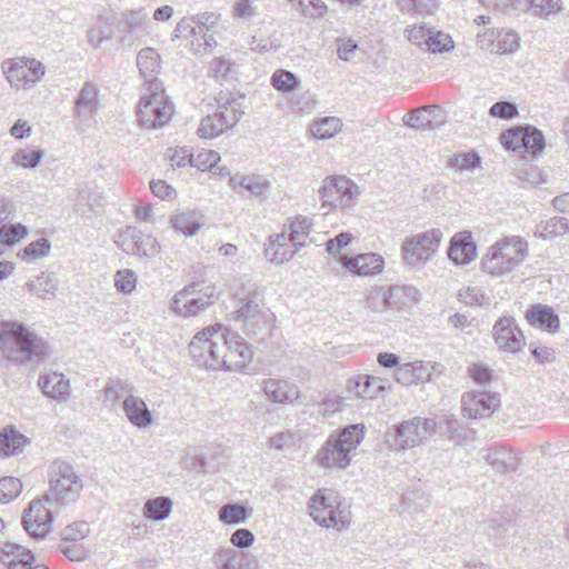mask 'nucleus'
Returning <instances> with one entry per match:
<instances>
[{"label": "nucleus", "mask_w": 569, "mask_h": 569, "mask_svg": "<svg viewBox=\"0 0 569 569\" xmlns=\"http://www.w3.org/2000/svg\"><path fill=\"white\" fill-rule=\"evenodd\" d=\"M51 353L49 343L17 321H0V356L11 365L43 361Z\"/></svg>", "instance_id": "1"}, {"label": "nucleus", "mask_w": 569, "mask_h": 569, "mask_svg": "<svg viewBox=\"0 0 569 569\" xmlns=\"http://www.w3.org/2000/svg\"><path fill=\"white\" fill-rule=\"evenodd\" d=\"M365 437L363 425H350L329 436L315 460L326 469H346Z\"/></svg>", "instance_id": "2"}, {"label": "nucleus", "mask_w": 569, "mask_h": 569, "mask_svg": "<svg viewBox=\"0 0 569 569\" xmlns=\"http://www.w3.org/2000/svg\"><path fill=\"white\" fill-rule=\"evenodd\" d=\"M528 257V242L520 237H505L488 248L481 260L482 271L503 278L518 269Z\"/></svg>", "instance_id": "3"}, {"label": "nucleus", "mask_w": 569, "mask_h": 569, "mask_svg": "<svg viewBox=\"0 0 569 569\" xmlns=\"http://www.w3.org/2000/svg\"><path fill=\"white\" fill-rule=\"evenodd\" d=\"M239 307L233 312V320L239 322L250 336H258L270 330L274 316L263 303L262 293L257 286L249 284L244 293L237 292Z\"/></svg>", "instance_id": "4"}, {"label": "nucleus", "mask_w": 569, "mask_h": 569, "mask_svg": "<svg viewBox=\"0 0 569 569\" xmlns=\"http://www.w3.org/2000/svg\"><path fill=\"white\" fill-rule=\"evenodd\" d=\"M49 478L50 488L46 493L47 502L66 506L79 499L83 483L71 463L56 460L51 466Z\"/></svg>", "instance_id": "5"}, {"label": "nucleus", "mask_w": 569, "mask_h": 569, "mask_svg": "<svg viewBox=\"0 0 569 569\" xmlns=\"http://www.w3.org/2000/svg\"><path fill=\"white\" fill-rule=\"evenodd\" d=\"M138 121L140 127L148 130L167 124L173 113V106L169 101L160 82H150L138 106Z\"/></svg>", "instance_id": "6"}, {"label": "nucleus", "mask_w": 569, "mask_h": 569, "mask_svg": "<svg viewBox=\"0 0 569 569\" xmlns=\"http://www.w3.org/2000/svg\"><path fill=\"white\" fill-rule=\"evenodd\" d=\"M218 299L216 284L203 280L192 282L178 291L171 301V310L183 318L196 317Z\"/></svg>", "instance_id": "7"}, {"label": "nucleus", "mask_w": 569, "mask_h": 569, "mask_svg": "<svg viewBox=\"0 0 569 569\" xmlns=\"http://www.w3.org/2000/svg\"><path fill=\"white\" fill-rule=\"evenodd\" d=\"M321 199L320 209L327 214L335 208L351 209L359 200V187L346 176H329L318 190Z\"/></svg>", "instance_id": "8"}, {"label": "nucleus", "mask_w": 569, "mask_h": 569, "mask_svg": "<svg viewBox=\"0 0 569 569\" xmlns=\"http://www.w3.org/2000/svg\"><path fill=\"white\" fill-rule=\"evenodd\" d=\"M442 240L439 229H431L407 237L401 246L402 260L410 267L420 269L432 260Z\"/></svg>", "instance_id": "9"}, {"label": "nucleus", "mask_w": 569, "mask_h": 569, "mask_svg": "<svg viewBox=\"0 0 569 569\" xmlns=\"http://www.w3.org/2000/svg\"><path fill=\"white\" fill-rule=\"evenodd\" d=\"M222 345L223 326L217 323L196 333L189 343V352L198 366L216 370Z\"/></svg>", "instance_id": "10"}, {"label": "nucleus", "mask_w": 569, "mask_h": 569, "mask_svg": "<svg viewBox=\"0 0 569 569\" xmlns=\"http://www.w3.org/2000/svg\"><path fill=\"white\" fill-rule=\"evenodd\" d=\"M437 422L431 418L413 417L396 426L390 448L402 451L422 445L435 432Z\"/></svg>", "instance_id": "11"}, {"label": "nucleus", "mask_w": 569, "mask_h": 569, "mask_svg": "<svg viewBox=\"0 0 569 569\" xmlns=\"http://www.w3.org/2000/svg\"><path fill=\"white\" fill-rule=\"evenodd\" d=\"M339 507L338 496L331 490H318L309 502L310 516L317 523L341 530L347 527L348 520Z\"/></svg>", "instance_id": "12"}, {"label": "nucleus", "mask_w": 569, "mask_h": 569, "mask_svg": "<svg viewBox=\"0 0 569 569\" xmlns=\"http://www.w3.org/2000/svg\"><path fill=\"white\" fill-rule=\"evenodd\" d=\"M251 358L252 350L244 339L223 327V345L221 346L218 362H216V370L240 371Z\"/></svg>", "instance_id": "13"}, {"label": "nucleus", "mask_w": 569, "mask_h": 569, "mask_svg": "<svg viewBox=\"0 0 569 569\" xmlns=\"http://www.w3.org/2000/svg\"><path fill=\"white\" fill-rule=\"evenodd\" d=\"M2 70L10 84L17 89L31 88L44 76L43 64L36 59H9L3 61Z\"/></svg>", "instance_id": "14"}, {"label": "nucleus", "mask_w": 569, "mask_h": 569, "mask_svg": "<svg viewBox=\"0 0 569 569\" xmlns=\"http://www.w3.org/2000/svg\"><path fill=\"white\" fill-rule=\"evenodd\" d=\"M100 108L99 90L91 83L86 82L74 99V127L78 131L84 132L96 123V116Z\"/></svg>", "instance_id": "15"}, {"label": "nucleus", "mask_w": 569, "mask_h": 569, "mask_svg": "<svg viewBox=\"0 0 569 569\" xmlns=\"http://www.w3.org/2000/svg\"><path fill=\"white\" fill-rule=\"evenodd\" d=\"M405 33L408 41L427 51L442 52L453 48V41L448 33L423 22L407 27Z\"/></svg>", "instance_id": "16"}, {"label": "nucleus", "mask_w": 569, "mask_h": 569, "mask_svg": "<svg viewBox=\"0 0 569 569\" xmlns=\"http://www.w3.org/2000/svg\"><path fill=\"white\" fill-rule=\"evenodd\" d=\"M52 502L37 499L30 502L22 517L26 531L36 539H43L52 531L53 511L48 507Z\"/></svg>", "instance_id": "17"}, {"label": "nucleus", "mask_w": 569, "mask_h": 569, "mask_svg": "<svg viewBox=\"0 0 569 569\" xmlns=\"http://www.w3.org/2000/svg\"><path fill=\"white\" fill-rule=\"evenodd\" d=\"M117 244L126 253L138 256L139 258L150 259L160 253V244L157 239L134 227L126 228L119 234Z\"/></svg>", "instance_id": "18"}, {"label": "nucleus", "mask_w": 569, "mask_h": 569, "mask_svg": "<svg viewBox=\"0 0 569 569\" xmlns=\"http://www.w3.org/2000/svg\"><path fill=\"white\" fill-rule=\"evenodd\" d=\"M493 338L500 350L516 353L525 346V337L511 317L500 318L493 326Z\"/></svg>", "instance_id": "19"}, {"label": "nucleus", "mask_w": 569, "mask_h": 569, "mask_svg": "<svg viewBox=\"0 0 569 569\" xmlns=\"http://www.w3.org/2000/svg\"><path fill=\"white\" fill-rule=\"evenodd\" d=\"M499 403V397L489 392H466L461 398L463 416L470 419L490 417Z\"/></svg>", "instance_id": "20"}, {"label": "nucleus", "mask_w": 569, "mask_h": 569, "mask_svg": "<svg viewBox=\"0 0 569 569\" xmlns=\"http://www.w3.org/2000/svg\"><path fill=\"white\" fill-rule=\"evenodd\" d=\"M260 388L267 399L277 405H295L301 397L299 387L286 379H263Z\"/></svg>", "instance_id": "21"}, {"label": "nucleus", "mask_w": 569, "mask_h": 569, "mask_svg": "<svg viewBox=\"0 0 569 569\" xmlns=\"http://www.w3.org/2000/svg\"><path fill=\"white\" fill-rule=\"evenodd\" d=\"M339 262L350 272L358 276H373L383 270V258L375 252L361 253L356 257L341 256Z\"/></svg>", "instance_id": "22"}, {"label": "nucleus", "mask_w": 569, "mask_h": 569, "mask_svg": "<svg viewBox=\"0 0 569 569\" xmlns=\"http://www.w3.org/2000/svg\"><path fill=\"white\" fill-rule=\"evenodd\" d=\"M449 258L456 264H468L477 257V247L470 231L456 233L450 240Z\"/></svg>", "instance_id": "23"}, {"label": "nucleus", "mask_w": 569, "mask_h": 569, "mask_svg": "<svg viewBox=\"0 0 569 569\" xmlns=\"http://www.w3.org/2000/svg\"><path fill=\"white\" fill-rule=\"evenodd\" d=\"M229 184L239 194L249 192L257 198L267 197L271 188L270 181L260 174H234L230 177Z\"/></svg>", "instance_id": "24"}, {"label": "nucleus", "mask_w": 569, "mask_h": 569, "mask_svg": "<svg viewBox=\"0 0 569 569\" xmlns=\"http://www.w3.org/2000/svg\"><path fill=\"white\" fill-rule=\"evenodd\" d=\"M38 387L46 397L61 402H66L70 397L69 379L57 371L41 375L38 379Z\"/></svg>", "instance_id": "25"}, {"label": "nucleus", "mask_w": 569, "mask_h": 569, "mask_svg": "<svg viewBox=\"0 0 569 569\" xmlns=\"http://www.w3.org/2000/svg\"><path fill=\"white\" fill-rule=\"evenodd\" d=\"M122 410L128 421L139 429H146L153 423L151 411L138 396H127L122 401Z\"/></svg>", "instance_id": "26"}, {"label": "nucleus", "mask_w": 569, "mask_h": 569, "mask_svg": "<svg viewBox=\"0 0 569 569\" xmlns=\"http://www.w3.org/2000/svg\"><path fill=\"white\" fill-rule=\"evenodd\" d=\"M347 390L361 399L372 400L385 390V385L380 377L357 375L348 379Z\"/></svg>", "instance_id": "27"}, {"label": "nucleus", "mask_w": 569, "mask_h": 569, "mask_svg": "<svg viewBox=\"0 0 569 569\" xmlns=\"http://www.w3.org/2000/svg\"><path fill=\"white\" fill-rule=\"evenodd\" d=\"M0 561L8 569H32L33 553L17 543L7 542L0 549Z\"/></svg>", "instance_id": "28"}, {"label": "nucleus", "mask_w": 569, "mask_h": 569, "mask_svg": "<svg viewBox=\"0 0 569 569\" xmlns=\"http://www.w3.org/2000/svg\"><path fill=\"white\" fill-rule=\"evenodd\" d=\"M213 559L221 569H258V562L253 557L231 548L220 549Z\"/></svg>", "instance_id": "29"}, {"label": "nucleus", "mask_w": 569, "mask_h": 569, "mask_svg": "<svg viewBox=\"0 0 569 569\" xmlns=\"http://www.w3.org/2000/svg\"><path fill=\"white\" fill-rule=\"evenodd\" d=\"M218 111L216 112L227 129L234 127L243 114L241 98L231 97L229 93H220L217 99Z\"/></svg>", "instance_id": "30"}, {"label": "nucleus", "mask_w": 569, "mask_h": 569, "mask_svg": "<svg viewBox=\"0 0 569 569\" xmlns=\"http://www.w3.org/2000/svg\"><path fill=\"white\" fill-rule=\"evenodd\" d=\"M528 322L539 329L555 333L559 330V317L549 307L537 305L526 313Z\"/></svg>", "instance_id": "31"}, {"label": "nucleus", "mask_w": 569, "mask_h": 569, "mask_svg": "<svg viewBox=\"0 0 569 569\" xmlns=\"http://www.w3.org/2000/svg\"><path fill=\"white\" fill-rule=\"evenodd\" d=\"M389 305L391 309L405 310L416 306L421 293L413 286H391L388 289Z\"/></svg>", "instance_id": "32"}, {"label": "nucleus", "mask_w": 569, "mask_h": 569, "mask_svg": "<svg viewBox=\"0 0 569 569\" xmlns=\"http://www.w3.org/2000/svg\"><path fill=\"white\" fill-rule=\"evenodd\" d=\"M202 216L191 209H183L173 213L170 218L172 228L186 237L194 236L202 226Z\"/></svg>", "instance_id": "33"}, {"label": "nucleus", "mask_w": 569, "mask_h": 569, "mask_svg": "<svg viewBox=\"0 0 569 569\" xmlns=\"http://www.w3.org/2000/svg\"><path fill=\"white\" fill-rule=\"evenodd\" d=\"M137 66L139 68L141 76L144 79H147L149 83L151 81L159 82L156 79V74L159 72L160 69V56L154 49H141L137 57Z\"/></svg>", "instance_id": "34"}, {"label": "nucleus", "mask_w": 569, "mask_h": 569, "mask_svg": "<svg viewBox=\"0 0 569 569\" xmlns=\"http://www.w3.org/2000/svg\"><path fill=\"white\" fill-rule=\"evenodd\" d=\"M58 278L52 273H41L27 282L28 291L41 299L51 298L58 289Z\"/></svg>", "instance_id": "35"}, {"label": "nucleus", "mask_w": 569, "mask_h": 569, "mask_svg": "<svg viewBox=\"0 0 569 569\" xmlns=\"http://www.w3.org/2000/svg\"><path fill=\"white\" fill-rule=\"evenodd\" d=\"M569 233V219L565 217H552L541 221L536 228V234L545 240Z\"/></svg>", "instance_id": "36"}, {"label": "nucleus", "mask_w": 569, "mask_h": 569, "mask_svg": "<svg viewBox=\"0 0 569 569\" xmlns=\"http://www.w3.org/2000/svg\"><path fill=\"white\" fill-rule=\"evenodd\" d=\"M482 458L499 472L515 471L518 466V459L505 448L488 450Z\"/></svg>", "instance_id": "37"}, {"label": "nucleus", "mask_w": 569, "mask_h": 569, "mask_svg": "<svg viewBox=\"0 0 569 569\" xmlns=\"http://www.w3.org/2000/svg\"><path fill=\"white\" fill-rule=\"evenodd\" d=\"M27 440L26 437L13 429L0 431V457H9L22 451Z\"/></svg>", "instance_id": "38"}, {"label": "nucleus", "mask_w": 569, "mask_h": 569, "mask_svg": "<svg viewBox=\"0 0 569 569\" xmlns=\"http://www.w3.org/2000/svg\"><path fill=\"white\" fill-rule=\"evenodd\" d=\"M172 501L168 497L148 499L143 506V516L153 521H161L169 517Z\"/></svg>", "instance_id": "39"}, {"label": "nucleus", "mask_w": 569, "mask_h": 569, "mask_svg": "<svg viewBox=\"0 0 569 569\" xmlns=\"http://www.w3.org/2000/svg\"><path fill=\"white\" fill-rule=\"evenodd\" d=\"M311 226V219L301 214L295 217V219L290 222V242L296 249L306 246Z\"/></svg>", "instance_id": "40"}, {"label": "nucleus", "mask_w": 569, "mask_h": 569, "mask_svg": "<svg viewBox=\"0 0 569 569\" xmlns=\"http://www.w3.org/2000/svg\"><path fill=\"white\" fill-rule=\"evenodd\" d=\"M529 10L533 17L551 20L563 10L561 0H529Z\"/></svg>", "instance_id": "41"}, {"label": "nucleus", "mask_w": 569, "mask_h": 569, "mask_svg": "<svg viewBox=\"0 0 569 569\" xmlns=\"http://www.w3.org/2000/svg\"><path fill=\"white\" fill-rule=\"evenodd\" d=\"M252 513L251 509L238 503H228L219 509V520L227 525L244 523Z\"/></svg>", "instance_id": "42"}, {"label": "nucleus", "mask_w": 569, "mask_h": 569, "mask_svg": "<svg viewBox=\"0 0 569 569\" xmlns=\"http://www.w3.org/2000/svg\"><path fill=\"white\" fill-rule=\"evenodd\" d=\"M342 128V122L337 117H325L313 123L311 132L318 139H330Z\"/></svg>", "instance_id": "43"}, {"label": "nucleus", "mask_w": 569, "mask_h": 569, "mask_svg": "<svg viewBox=\"0 0 569 569\" xmlns=\"http://www.w3.org/2000/svg\"><path fill=\"white\" fill-rule=\"evenodd\" d=\"M227 129L224 127V123L220 119V117L217 113H213L211 116L204 117L197 130V133L200 138L203 139H212L221 133H223Z\"/></svg>", "instance_id": "44"}, {"label": "nucleus", "mask_w": 569, "mask_h": 569, "mask_svg": "<svg viewBox=\"0 0 569 569\" xmlns=\"http://www.w3.org/2000/svg\"><path fill=\"white\" fill-rule=\"evenodd\" d=\"M133 386L128 381L121 379H112L108 381L104 387V397L106 399L117 402L121 399H126L127 396H133Z\"/></svg>", "instance_id": "45"}, {"label": "nucleus", "mask_w": 569, "mask_h": 569, "mask_svg": "<svg viewBox=\"0 0 569 569\" xmlns=\"http://www.w3.org/2000/svg\"><path fill=\"white\" fill-rule=\"evenodd\" d=\"M271 84L277 91L291 93L298 89L299 80L292 72L279 69L272 74Z\"/></svg>", "instance_id": "46"}, {"label": "nucleus", "mask_w": 569, "mask_h": 569, "mask_svg": "<svg viewBox=\"0 0 569 569\" xmlns=\"http://www.w3.org/2000/svg\"><path fill=\"white\" fill-rule=\"evenodd\" d=\"M292 6L303 17L310 19H321L327 13V6L321 0H296Z\"/></svg>", "instance_id": "47"}, {"label": "nucleus", "mask_w": 569, "mask_h": 569, "mask_svg": "<svg viewBox=\"0 0 569 569\" xmlns=\"http://www.w3.org/2000/svg\"><path fill=\"white\" fill-rule=\"evenodd\" d=\"M43 150L20 149L12 156V163L24 169H34L44 158Z\"/></svg>", "instance_id": "48"}, {"label": "nucleus", "mask_w": 569, "mask_h": 569, "mask_svg": "<svg viewBox=\"0 0 569 569\" xmlns=\"http://www.w3.org/2000/svg\"><path fill=\"white\" fill-rule=\"evenodd\" d=\"M219 161V153L212 150H202L198 154L189 158V164L200 171L216 172L214 170Z\"/></svg>", "instance_id": "49"}, {"label": "nucleus", "mask_w": 569, "mask_h": 569, "mask_svg": "<svg viewBox=\"0 0 569 569\" xmlns=\"http://www.w3.org/2000/svg\"><path fill=\"white\" fill-rule=\"evenodd\" d=\"M411 372L417 382H427L432 379L433 373H441L442 366L437 362L413 361L410 362Z\"/></svg>", "instance_id": "50"}, {"label": "nucleus", "mask_w": 569, "mask_h": 569, "mask_svg": "<svg viewBox=\"0 0 569 569\" xmlns=\"http://www.w3.org/2000/svg\"><path fill=\"white\" fill-rule=\"evenodd\" d=\"M366 308L373 312H383L387 309H391L389 305L388 290L383 288H373L366 297Z\"/></svg>", "instance_id": "51"}, {"label": "nucleus", "mask_w": 569, "mask_h": 569, "mask_svg": "<svg viewBox=\"0 0 569 569\" xmlns=\"http://www.w3.org/2000/svg\"><path fill=\"white\" fill-rule=\"evenodd\" d=\"M526 127H518L507 130L500 136L501 144L512 151H518L525 148Z\"/></svg>", "instance_id": "52"}, {"label": "nucleus", "mask_w": 569, "mask_h": 569, "mask_svg": "<svg viewBox=\"0 0 569 569\" xmlns=\"http://www.w3.org/2000/svg\"><path fill=\"white\" fill-rule=\"evenodd\" d=\"M22 490V483L18 478L4 477L0 479V503H8L16 499Z\"/></svg>", "instance_id": "53"}, {"label": "nucleus", "mask_w": 569, "mask_h": 569, "mask_svg": "<svg viewBox=\"0 0 569 569\" xmlns=\"http://www.w3.org/2000/svg\"><path fill=\"white\" fill-rule=\"evenodd\" d=\"M398 6L405 13H432L438 7V0H398Z\"/></svg>", "instance_id": "54"}, {"label": "nucleus", "mask_w": 569, "mask_h": 569, "mask_svg": "<svg viewBox=\"0 0 569 569\" xmlns=\"http://www.w3.org/2000/svg\"><path fill=\"white\" fill-rule=\"evenodd\" d=\"M291 243L289 244H269L266 249V256L273 263L280 264L289 261L297 252Z\"/></svg>", "instance_id": "55"}, {"label": "nucleus", "mask_w": 569, "mask_h": 569, "mask_svg": "<svg viewBox=\"0 0 569 569\" xmlns=\"http://www.w3.org/2000/svg\"><path fill=\"white\" fill-rule=\"evenodd\" d=\"M460 300L468 306H489L490 297L487 296L481 288L467 287L460 290Z\"/></svg>", "instance_id": "56"}, {"label": "nucleus", "mask_w": 569, "mask_h": 569, "mask_svg": "<svg viewBox=\"0 0 569 569\" xmlns=\"http://www.w3.org/2000/svg\"><path fill=\"white\" fill-rule=\"evenodd\" d=\"M137 274L131 269L118 270L114 274V286L118 291L129 295L137 286Z\"/></svg>", "instance_id": "57"}, {"label": "nucleus", "mask_w": 569, "mask_h": 569, "mask_svg": "<svg viewBox=\"0 0 569 569\" xmlns=\"http://www.w3.org/2000/svg\"><path fill=\"white\" fill-rule=\"evenodd\" d=\"M28 233L27 227L21 223L0 227V242L2 244H13L23 239Z\"/></svg>", "instance_id": "58"}, {"label": "nucleus", "mask_w": 569, "mask_h": 569, "mask_svg": "<svg viewBox=\"0 0 569 569\" xmlns=\"http://www.w3.org/2000/svg\"><path fill=\"white\" fill-rule=\"evenodd\" d=\"M148 12L143 8L132 10L124 16V24L128 32L146 31Z\"/></svg>", "instance_id": "59"}, {"label": "nucleus", "mask_w": 569, "mask_h": 569, "mask_svg": "<svg viewBox=\"0 0 569 569\" xmlns=\"http://www.w3.org/2000/svg\"><path fill=\"white\" fill-rule=\"evenodd\" d=\"M545 148V138L540 130L537 128L527 126L526 127V139H525V148L526 152L531 154H537L541 152Z\"/></svg>", "instance_id": "60"}, {"label": "nucleus", "mask_w": 569, "mask_h": 569, "mask_svg": "<svg viewBox=\"0 0 569 569\" xmlns=\"http://www.w3.org/2000/svg\"><path fill=\"white\" fill-rule=\"evenodd\" d=\"M89 532L90 528L86 521L73 522L63 530L62 541L66 543L80 542Z\"/></svg>", "instance_id": "61"}, {"label": "nucleus", "mask_w": 569, "mask_h": 569, "mask_svg": "<svg viewBox=\"0 0 569 569\" xmlns=\"http://www.w3.org/2000/svg\"><path fill=\"white\" fill-rule=\"evenodd\" d=\"M49 250H50L49 241L44 238H41V239H38L37 241L29 243L23 249L22 259L31 261V260L47 256Z\"/></svg>", "instance_id": "62"}, {"label": "nucleus", "mask_w": 569, "mask_h": 569, "mask_svg": "<svg viewBox=\"0 0 569 569\" xmlns=\"http://www.w3.org/2000/svg\"><path fill=\"white\" fill-rule=\"evenodd\" d=\"M297 438L293 432H278L269 439L270 447L279 451H289L296 447Z\"/></svg>", "instance_id": "63"}, {"label": "nucleus", "mask_w": 569, "mask_h": 569, "mask_svg": "<svg viewBox=\"0 0 569 569\" xmlns=\"http://www.w3.org/2000/svg\"><path fill=\"white\" fill-rule=\"evenodd\" d=\"M452 168L458 170H473L480 164V158L475 152L455 156L450 159Z\"/></svg>", "instance_id": "64"}]
</instances>
